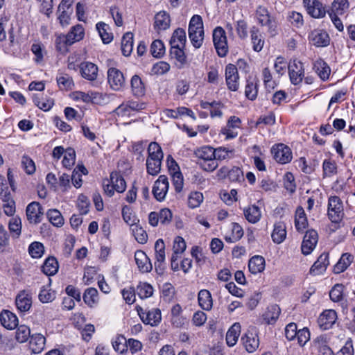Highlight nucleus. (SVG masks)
Wrapping results in <instances>:
<instances>
[{
    "mask_svg": "<svg viewBox=\"0 0 355 355\" xmlns=\"http://www.w3.org/2000/svg\"><path fill=\"white\" fill-rule=\"evenodd\" d=\"M272 153L274 154V159L282 164L289 163L293 158L291 148L283 144L273 146Z\"/></svg>",
    "mask_w": 355,
    "mask_h": 355,
    "instance_id": "nucleus-11",
    "label": "nucleus"
},
{
    "mask_svg": "<svg viewBox=\"0 0 355 355\" xmlns=\"http://www.w3.org/2000/svg\"><path fill=\"white\" fill-rule=\"evenodd\" d=\"M250 33L253 50L256 52L261 51L265 42L259 28L253 26L250 28Z\"/></svg>",
    "mask_w": 355,
    "mask_h": 355,
    "instance_id": "nucleus-29",
    "label": "nucleus"
},
{
    "mask_svg": "<svg viewBox=\"0 0 355 355\" xmlns=\"http://www.w3.org/2000/svg\"><path fill=\"white\" fill-rule=\"evenodd\" d=\"M113 348L121 354L127 351V340L123 336H119L112 341Z\"/></svg>",
    "mask_w": 355,
    "mask_h": 355,
    "instance_id": "nucleus-63",
    "label": "nucleus"
},
{
    "mask_svg": "<svg viewBox=\"0 0 355 355\" xmlns=\"http://www.w3.org/2000/svg\"><path fill=\"white\" fill-rule=\"evenodd\" d=\"M271 238L272 241L277 244L282 243L286 239V227L284 222L279 221L274 224Z\"/></svg>",
    "mask_w": 355,
    "mask_h": 355,
    "instance_id": "nucleus-25",
    "label": "nucleus"
},
{
    "mask_svg": "<svg viewBox=\"0 0 355 355\" xmlns=\"http://www.w3.org/2000/svg\"><path fill=\"white\" fill-rule=\"evenodd\" d=\"M241 342L248 352L252 353L255 352L259 346L257 328L250 327L241 337Z\"/></svg>",
    "mask_w": 355,
    "mask_h": 355,
    "instance_id": "nucleus-7",
    "label": "nucleus"
},
{
    "mask_svg": "<svg viewBox=\"0 0 355 355\" xmlns=\"http://www.w3.org/2000/svg\"><path fill=\"white\" fill-rule=\"evenodd\" d=\"M327 216L334 223H340L345 216L342 200L337 196H330L328 199Z\"/></svg>",
    "mask_w": 355,
    "mask_h": 355,
    "instance_id": "nucleus-3",
    "label": "nucleus"
},
{
    "mask_svg": "<svg viewBox=\"0 0 355 355\" xmlns=\"http://www.w3.org/2000/svg\"><path fill=\"white\" fill-rule=\"evenodd\" d=\"M162 160L146 161L147 173L151 175H157L161 171V164Z\"/></svg>",
    "mask_w": 355,
    "mask_h": 355,
    "instance_id": "nucleus-64",
    "label": "nucleus"
},
{
    "mask_svg": "<svg viewBox=\"0 0 355 355\" xmlns=\"http://www.w3.org/2000/svg\"><path fill=\"white\" fill-rule=\"evenodd\" d=\"M107 81L110 87L114 91H119L125 85L123 73L115 67H110L107 72Z\"/></svg>",
    "mask_w": 355,
    "mask_h": 355,
    "instance_id": "nucleus-9",
    "label": "nucleus"
},
{
    "mask_svg": "<svg viewBox=\"0 0 355 355\" xmlns=\"http://www.w3.org/2000/svg\"><path fill=\"white\" fill-rule=\"evenodd\" d=\"M169 183L166 176L162 175L155 182L152 193L155 198L159 202L165 199L166 195L168 192Z\"/></svg>",
    "mask_w": 355,
    "mask_h": 355,
    "instance_id": "nucleus-10",
    "label": "nucleus"
},
{
    "mask_svg": "<svg viewBox=\"0 0 355 355\" xmlns=\"http://www.w3.org/2000/svg\"><path fill=\"white\" fill-rule=\"evenodd\" d=\"M187 42L186 31L182 28H178L173 33L170 40L171 45L180 44V46L185 47Z\"/></svg>",
    "mask_w": 355,
    "mask_h": 355,
    "instance_id": "nucleus-46",
    "label": "nucleus"
},
{
    "mask_svg": "<svg viewBox=\"0 0 355 355\" xmlns=\"http://www.w3.org/2000/svg\"><path fill=\"white\" fill-rule=\"evenodd\" d=\"M47 217L50 223L54 226L61 227L64 224V218L61 213L57 209L49 210Z\"/></svg>",
    "mask_w": 355,
    "mask_h": 355,
    "instance_id": "nucleus-54",
    "label": "nucleus"
},
{
    "mask_svg": "<svg viewBox=\"0 0 355 355\" xmlns=\"http://www.w3.org/2000/svg\"><path fill=\"white\" fill-rule=\"evenodd\" d=\"M284 187L291 193H293L296 190V184L295 178L292 173L287 172L284 176Z\"/></svg>",
    "mask_w": 355,
    "mask_h": 355,
    "instance_id": "nucleus-62",
    "label": "nucleus"
},
{
    "mask_svg": "<svg viewBox=\"0 0 355 355\" xmlns=\"http://www.w3.org/2000/svg\"><path fill=\"white\" fill-rule=\"evenodd\" d=\"M15 339L19 343H26L31 338V330L26 325L17 327Z\"/></svg>",
    "mask_w": 355,
    "mask_h": 355,
    "instance_id": "nucleus-51",
    "label": "nucleus"
},
{
    "mask_svg": "<svg viewBox=\"0 0 355 355\" xmlns=\"http://www.w3.org/2000/svg\"><path fill=\"white\" fill-rule=\"evenodd\" d=\"M313 69L322 81H326L329 79L331 73V69L323 59L319 58L314 61L313 64Z\"/></svg>",
    "mask_w": 355,
    "mask_h": 355,
    "instance_id": "nucleus-21",
    "label": "nucleus"
},
{
    "mask_svg": "<svg viewBox=\"0 0 355 355\" xmlns=\"http://www.w3.org/2000/svg\"><path fill=\"white\" fill-rule=\"evenodd\" d=\"M337 320V313L334 310L324 311L318 318V324L321 329L327 330L332 327Z\"/></svg>",
    "mask_w": 355,
    "mask_h": 355,
    "instance_id": "nucleus-17",
    "label": "nucleus"
},
{
    "mask_svg": "<svg viewBox=\"0 0 355 355\" xmlns=\"http://www.w3.org/2000/svg\"><path fill=\"white\" fill-rule=\"evenodd\" d=\"M28 252L33 258H40L44 252V247L40 242H33L28 247Z\"/></svg>",
    "mask_w": 355,
    "mask_h": 355,
    "instance_id": "nucleus-56",
    "label": "nucleus"
},
{
    "mask_svg": "<svg viewBox=\"0 0 355 355\" xmlns=\"http://www.w3.org/2000/svg\"><path fill=\"white\" fill-rule=\"evenodd\" d=\"M262 76L265 88L269 92H271V90L274 89L275 87H277V84L273 80L272 73L268 67H265L264 69H263Z\"/></svg>",
    "mask_w": 355,
    "mask_h": 355,
    "instance_id": "nucleus-50",
    "label": "nucleus"
},
{
    "mask_svg": "<svg viewBox=\"0 0 355 355\" xmlns=\"http://www.w3.org/2000/svg\"><path fill=\"white\" fill-rule=\"evenodd\" d=\"M71 46L70 40L66 35L61 34L55 39V48L61 53H65L68 51L67 47Z\"/></svg>",
    "mask_w": 355,
    "mask_h": 355,
    "instance_id": "nucleus-53",
    "label": "nucleus"
},
{
    "mask_svg": "<svg viewBox=\"0 0 355 355\" xmlns=\"http://www.w3.org/2000/svg\"><path fill=\"white\" fill-rule=\"evenodd\" d=\"M56 80L60 89L71 90L74 86L72 78L68 74H61L56 78Z\"/></svg>",
    "mask_w": 355,
    "mask_h": 355,
    "instance_id": "nucleus-52",
    "label": "nucleus"
},
{
    "mask_svg": "<svg viewBox=\"0 0 355 355\" xmlns=\"http://www.w3.org/2000/svg\"><path fill=\"white\" fill-rule=\"evenodd\" d=\"M349 2L347 0H335L332 3L331 10L330 12L342 15L349 8Z\"/></svg>",
    "mask_w": 355,
    "mask_h": 355,
    "instance_id": "nucleus-58",
    "label": "nucleus"
},
{
    "mask_svg": "<svg viewBox=\"0 0 355 355\" xmlns=\"http://www.w3.org/2000/svg\"><path fill=\"white\" fill-rule=\"evenodd\" d=\"M26 213L29 223L37 224L41 222L43 216V211L39 202H31L26 207Z\"/></svg>",
    "mask_w": 355,
    "mask_h": 355,
    "instance_id": "nucleus-15",
    "label": "nucleus"
},
{
    "mask_svg": "<svg viewBox=\"0 0 355 355\" xmlns=\"http://www.w3.org/2000/svg\"><path fill=\"white\" fill-rule=\"evenodd\" d=\"M150 53L155 58H161L165 53L164 43L159 40L153 41L150 46Z\"/></svg>",
    "mask_w": 355,
    "mask_h": 355,
    "instance_id": "nucleus-57",
    "label": "nucleus"
},
{
    "mask_svg": "<svg viewBox=\"0 0 355 355\" xmlns=\"http://www.w3.org/2000/svg\"><path fill=\"white\" fill-rule=\"evenodd\" d=\"M59 265L57 259L53 257H48L43 266L42 271L48 276L54 275L58 270Z\"/></svg>",
    "mask_w": 355,
    "mask_h": 355,
    "instance_id": "nucleus-44",
    "label": "nucleus"
},
{
    "mask_svg": "<svg viewBox=\"0 0 355 355\" xmlns=\"http://www.w3.org/2000/svg\"><path fill=\"white\" fill-rule=\"evenodd\" d=\"M15 304L21 313L28 312L32 306L31 295L26 291H21L16 297Z\"/></svg>",
    "mask_w": 355,
    "mask_h": 355,
    "instance_id": "nucleus-18",
    "label": "nucleus"
},
{
    "mask_svg": "<svg viewBox=\"0 0 355 355\" xmlns=\"http://www.w3.org/2000/svg\"><path fill=\"white\" fill-rule=\"evenodd\" d=\"M96 30L104 44H109L113 40V34L110 32V28L107 24L100 21L96 25Z\"/></svg>",
    "mask_w": 355,
    "mask_h": 355,
    "instance_id": "nucleus-37",
    "label": "nucleus"
},
{
    "mask_svg": "<svg viewBox=\"0 0 355 355\" xmlns=\"http://www.w3.org/2000/svg\"><path fill=\"white\" fill-rule=\"evenodd\" d=\"M245 218L250 223L255 224L258 223L261 218V211L260 208L256 205H249L243 209Z\"/></svg>",
    "mask_w": 355,
    "mask_h": 355,
    "instance_id": "nucleus-28",
    "label": "nucleus"
},
{
    "mask_svg": "<svg viewBox=\"0 0 355 355\" xmlns=\"http://www.w3.org/2000/svg\"><path fill=\"white\" fill-rule=\"evenodd\" d=\"M203 195L201 192H191L188 198V205L191 209L198 207L203 201Z\"/></svg>",
    "mask_w": 355,
    "mask_h": 355,
    "instance_id": "nucleus-60",
    "label": "nucleus"
},
{
    "mask_svg": "<svg viewBox=\"0 0 355 355\" xmlns=\"http://www.w3.org/2000/svg\"><path fill=\"white\" fill-rule=\"evenodd\" d=\"M33 101L36 106L44 111H49L54 105L53 99L44 94H35Z\"/></svg>",
    "mask_w": 355,
    "mask_h": 355,
    "instance_id": "nucleus-33",
    "label": "nucleus"
},
{
    "mask_svg": "<svg viewBox=\"0 0 355 355\" xmlns=\"http://www.w3.org/2000/svg\"><path fill=\"white\" fill-rule=\"evenodd\" d=\"M198 300L200 306L205 310L209 311L213 306L211 295L208 290L202 289L198 293Z\"/></svg>",
    "mask_w": 355,
    "mask_h": 355,
    "instance_id": "nucleus-35",
    "label": "nucleus"
},
{
    "mask_svg": "<svg viewBox=\"0 0 355 355\" xmlns=\"http://www.w3.org/2000/svg\"><path fill=\"white\" fill-rule=\"evenodd\" d=\"M306 10L313 18H322L325 16L326 10L318 0H303Z\"/></svg>",
    "mask_w": 355,
    "mask_h": 355,
    "instance_id": "nucleus-14",
    "label": "nucleus"
},
{
    "mask_svg": "<svg viewBox=\"0 0 355 355\" xmlns=\"http://www.w3.org/2000/svg\"><path fill=\"white\" fill-rule=\"evenodd\" d=\"M1 324L7 329H14L18 326V318L8 310H3L0 314Z\"/></svg>",
    "mask_w": 355,
    "mask_h": 355,
    "instance_id": "nucleus-24",
    "label": "nucleus"
},
{
    "mask_svg": "<svg viewBox=\"0 0 355 355\" xmlns=\"http://www.w3.org/2000/svg\"><path fill=\"white\" fill-rule=\"evenodd\" d=\"M212 37L218 55L221 58L226 56L228 53V45L225 30L220 26H217L213 31Z\"/></svg>",
    "mask_w": 355,
    "mask_h": 355,
    "instance_id": "nucleus-5",
    "label": "nucleus"
},
{
    "mask_svg": "<svg viewBox=\"0 0 355 355\" xmlns=\"http://www.w3.org/2000/svg\"><path fill=\"white\" fill-rule=\"evenodd\" d=\"M265 259L263 257L255 255L248 262L249 271L254 275L262 272L265 268Z\"/></svg>",
    "mask_w": 355,
    "mask_h": 355,
    "instance_id": "nucleus-34",
    "label": "nucleus"
},
{
    "mask_svg": "<svg viewBox=\"0 0 355 355\" xmlns=\"http://www.w3.org/2000/svg\"><path fill=\"white\" fill-rule=\"evenodd\" d=\"M189 38L195 49L201 47L204 40V28L202 18L194 15L190 19L188 28Z\"/></svg>",
    "mask_w": 355,
    "mask_h": 355,
    "instance_id": "nucleus-1",
    "label": "nucleus"
},
{
    "mask_svg": "<svg viewBox=\"0 0 355 355\" xmlns=\"http://www.w3.org/2000/svg\"><path fill=\"white\" fill-rule=\"evenodd\" d=\"M80 72L83 78L90 81L96 79L98 76V67L90 62H83L80 66Z\"/></svg>",
    "mask_w": 355,
    "mask_h": 355,
    "instance_id": "nucleus-19",
    "label": "nucleus"
},
{
    "mask_svg": "<svg viewBox=\"0 0 355 355\" xmlns=\"http://www.w3.org/2000/svg\"><path fill=\"white\" fill-rule=\"evenodd\" d=\"M239 80L237 67L232 64H227L225 67V80L227 88L233 92L237 91L239 87Z\"/></svg>",
    "mask_w": 355,
    "mask_h": 355,
    "instance_id": "nucleus-12",
    "label": "nucleus"
},
{
    "mask_svg": "<svg viewBox=\"0 0 355 355\" xmlns=\"http://www.w3.org/2000/svg\"><path fill=\"white\" fill-rule=\"evenodd\" d=\"M88 173L87 169L83 164H78L72 172L71 180L73 185L76 188H80L82 186V175H87Z\"/></svg>",
    "mask_w": 355,
    "mask_h": 355,
    "instance_id": "nucleus-36",
    "label": "nucleus"
},
{
    "mask_svg": "<svg viewBox=\"0 0 355 355\" xmlns=\"http://www.w3.org/2000/svg\"><path fill=\"white\" fill-rule=\"evenodd\" d=\"M323 178L331 177L338 172L337 164L334 160L326 159L322 163Z\"/></svg>",
    "mask_w": 355,
    "mask_h": 355,
    "instance_id": "nucleus-48",
    "label": "nucleus"
},
{
    "mask_svg": "<svg viewBox=\"0 0 355 355\" xmlns=\"http://www.w3.org/2000/svg\"><path fill=\"white\" fill-rule=\"evenodd\" d=\"M135 291L141 299H145L153 295V288L148 283L139 282L137 286Z\"/></svg>",
    "mask_w": 355,
    "mask_h": 355,
    "instance_id": "nucleus-47",
    "label": "nucleus"
},
{
    "mask_svg": "<svg viewBox=\"0 0 355 355\" xmlns=\"http://www.w3.org/2000/svg\"><path fill=\"white\" fill-rule=\"evenodd\" d=\"M345 286L342 284H335L329 291V297L334 302H338L343 300Z\"/></svg>",
    "mask_w": 355,
    "mask_h": 355,
    "instance_id": "nucleus-49",
    "label": "nucleus"
},
{
    "mask_svg": "<svg viewBox=\"0 0 355 355\" xmlns=\"http://www.w3.org/2000/svg\"><path fill=\"white\" fill-rule=\"evenodd\" d=\"M184 48L180 44L171 45V54L175 58L176 66L178 69H182L187 64V55L184 51Z\"/></svg>",
    "mask_w": 355,
    "mask_h": 355,
    "instance_id": "nucleus-27",
    "label": "nucleus"
},
{
    "mask_svg": "<svg viewBox=\"0 0 355 355\" xmlns=\"http://www.w3.org/2000/svg\"><path fill=\"white\" fill-rule=\"evenodd\" d=\"M257 20L261 26H266L268 32L275 35L277 34V21L275 18L272 16L268 8L263 6H257L255 11Z\"/></svg>",
    "mask_w": 355,
    "mask_h": 355,
    "instance_id": "nucleus-4",
    "label": "nucleus"
},
{
    "mask_svg": "<svg viewBox=\"0 0 355 355\" xmlns=\"http://www.w3.org/2000/svg\"><path fill=\"white\" fill-rule=\"evenodd\" d=\"M170 21V17L166 12H159L155 17L154 27L157 31L166 30Z\"/></svg>",
    "mask_w": 355,
    "mask_h": 355,
    "instance_id": "nucleus-38",
    "label": "nucleus"
},
{
    "mask_svg": "<svg viewBox=\"0 0 355 355\" xmlns=\"http://www.w3.org/2000/svg\"><path fill=\"white\" fill-rule=\"evenodd\" d=\"M295 225L298 232H303L308 225V221L304 209L298 207L295 211Z\"/></svg>",
    "mask_w": 355,
    "mask_h": 355,
    "instance_id": "nucleus-39",
    "label": "nucleus"
},
{
    "mask_svg": "<svg viewBox=\"0 0 355 355\" xmlns=\"http://www.w3.org/2000/svg\"><path fill=\"white\" fill-rule=\"evenodd\" d=\"M46 338L41 334H33L30 338V348L33 353H40L45 347Z\"/></svg>",
    "mask_w": 355,
    "mask_h": 355,
    "instance_id": "nucleus-30",
    "label": "nucleus"
},
{
    "mask_svg": "<svg viewBox=\"0 0 355 355\" xmlns=\"http://www.w3.org/2000/svg\"><path fill=\"white\" fill-rule=\"evenodd\" d=\"M259 80L256 77L248 76L246 78L245 96L250 101H254L258 95Z\"/></svg>",
    "mask_w": 355,
    "mask_h": 355,
    "instance_id": "nucleus-20",
    "label": "nucleus"
},
{
    "mask_svg": "<svg viewBox=\"0 0 355 355\" xmlns=\"http://www.w3.org/2000/svg\"><path fill=\"white\" fill-rule=\"evenodd\" d=\"M318 241V234L315 230L306 231L301 245L302 254L304 255L309 254L315 248Z\"/></svg>",
    "mask_w": 355,
    "mask_h": 355,
    "instance_id": "nucleus-13",
    "label": "nucleus"
},
{
    "mask_svg": "<svg viewBox=\"0 0 355 355\" xmlns=\"http://www.w3.org/2000/svg\"><path fill=\"white\" fill-rule=\"evenodd\" d=\"M196 155L198 158V164L206 171H214L218 166L217 161L214 159V148L205 146L198 149Z\"/></svg>",
    "mask_w": 355,
    "mask_h": 355,
    "instance_id": "nucleus-2",
    "label": "nucleus"
},
{
    "mask_svg": "<svg viewBox=\"0 0 355 355\" xmlns=\"http://www.w3.org/2000/svg\"><path fill=\"white\" fill-rule=\"evenodd\" d=\"M66 36L69 38L72 45L83 39L85 36L84 28L81 24L73 26Z\"/></svg>",
    "mask_w": 355,
    "mask_h": 355,
    "instance_id": "nucleus-40",
    "label": "nucleus"
},
{
    "mask_svg": "<svg viewBox=\"0 0 355 355\" xmlns=\"http://www.w3.org/2000/svg\"><path fill=\"white\" fill-rule=\"evenodd\" d=\"M281 313V309L277 304H272L267 307L266 311L262 315V318L266 324H274L278 320Z\"/></svg>",
    "mask_w": 355,
    "mask_h": 355,
    "instance_id": "nucleus-26",
    "label": "nucleus"
},
{
    "mask_svg": "<svg viewBox=\"0 0 355 355\" xmlns=\"http://www.w3.org/2000/svg\"><path fill=\"white\" fill-rule=\"evenodd\" d=\"M135 259L139 270L141 272H148L152 270L153 266L150 260L144 252L137 250L135 254Z\"/></svg>",
    "mask_w": 355,
    "mask_h": 355,
    "instance_id": "nucleus-22",
    "label": "nucleus"
},
{
    "mask_svg": "<svg viewBox=\"0 0 355 355\" xmlns=\"http://www.w3.org/2000/svg\"><path fill=\"white\" fill-rule=\"evenodd\" d=\"M133 49V34L130 32L125 33L121 40V51L124 56H129Z\"/></svg>",
    "mask_w": 355,
    "mask_h": 355,
    "instance_id": "nucleus-45",
    "label": "nucleus"
},
{
    "mask_svg": "<svg viewBox=\"0 0 355 355\" xmlns=\"http://www.w3.org/2000/svg\"><path fill=\"white\" fill-rule=\"evenodd\" d=\"M76 153L74 149L68 148L65 150L64 157L62 159V165L66 168H71L75 164Z\"/></svg>",
    "mask_w": 355,
    "mask_h": 355,
    "instance_id": "nucleus-55",
    "label": "nucleus"
},
{
    "mask_svg": "<svg viewBox=\"0 0 355 355\" xmlns=\"http://www.w3.org/2000/svg\"><path fill=\"white\" fill-rule=\"evenodd\" d=\"M137 311L144 324L154 327L157 326L162 320L161 311L159 309H152L146 311L141 306H137Z\"/></svg>",
    "mask_w": 355,
    "mask_h": 355,
    "instance_id": "nucleus-8",
    "label": "nucleus"
},
{
    "mask_svg": "<svg viewBox=\"0 0 355 355\" xmlns=\"http://www.w3.org/2000/svg\"><path fill=\"white\" fill-rule=\"evenodd\" d=\"M241 326L239 323L234 324L227 331L226 343L230 347H233L237 342L240 335Z\"/></svg>",
    "mask_w": 355,
    "mask_h": 355,
    "instance_id": "nucleus-43",
    "label": "nucleus"
},
{
    "mask_svg": "<svg viewBox=\"0 0 355 355\" xmlns=\"http://www.w3.org/2000/svg\"><path fill=\"white\" fill-rule=\"evenodd\" d=\"M148 156L147 157L146 161L151 160H162L164 154L162 150L161 146L157 142H151L148 145Z\"/></svg>",
    "mask_w": 355,
    "mask_h": 355,
    "instance_id": "nucleus-42",
    "label": "nucleus"
},
{
    "mask_svg": "<svg viewBox=\"0 0 355 355\" xmlns=\"http://www.w3.org/2000/svg\"><path fill=\"white\" fill-rule=\"evenodd\" d=\"M8 228L10 233L15 234L13 236L19 237L21 230V222L19 217L12 218L8 224Z\"/></svg>",
    "mask_w": 355,
    "mask_h": 355,
    "instance_id": "nucleus-61",
    "label": "nucleus"
},
{
    "mask_svg": "<svg viewBox=\"0 0 355 355\" xmlns=\"http://www.w3.org/2000/svg\"><path fill=\"white\" fill-rule=\"evenodd\" d=\"M310 43L317 47H324L329 44V35L322 30H313L308 36Z\"/></svg>",
    "mask_w": 355,
    "mask_h": 355,
    "instance_id": "nucleus-16",
    "label": "nucleus"
},
{
    "mask_svg": "<svg viewBox=\"0 0 355 355\" xmlns=\"http://www.w3.org/2000/svg\"><path fill=\"white\" fill-rule=\"evenodd\" d=\"M83 299L84 302L90 308L95 307L99 301L98 292L96 288L90 287L85 289Z\"/></svg>",
    "mask_w": 355,
    "mask_h": 355,
    "instance_id": "nucleus-32",
    "label": "nucleus"
},
{
    "mask_svg": "<svg viewBox=\"0 0 355 355\" xmlns=\"http://www.w3.org/2000/svg\"><path fill=\"white\" fill-rule=\"evenodd\" d=\"M288 75L291 83L294 85L301 83L304 78V64L295 58L291 60L288 65Z\"/></svg>",
    "mask_w": 355,
    "mask_h": 355,
    "instance_id": "nucleus-6",
    "label": "nucleus"
},
{
    "mask_svg": "<svg viewBox=\"0 0 355 355\" xmlns=\"http://www.w3.org/2000/svg\"><path fill=\"white\" fill-rule=\"evenodd\" d=\"M110 181L116 192L123 193L125 191L126 182L119 173L112 172L110 173Z\"/></svg>",
    "mask_w": 355,
    "mask_h": 355,
    "instance_id": "nucleus-41",
    "label": "nucleus"
},
{
    "mask_svg": "<svg viewBox=\"0 0 355 355\" xmlns=\"http://www.w3.org/2000/svg\"><path fill=\"white\" fill-rule=\"evenodd\" d=\"M354 261V256L350 253H343L334 266V272L340 274L344 272Z\"/></svg>",
    "mask_w": 355,
    "mask_h": 355,
    "instance_id": "nucleus-31",
    "label": "nucleus"
},
{
    "mask_svg": "<svg viewBox=\"0 0 355 355\" xmlns=\"http://www.w3.org/2000/svg\"><path fill=\"white\" fill-rule=\"evenodd\" d=\"M287 19L293 26L301 28L304 25L303 16L300 12L296 11L289 12Z\"/></svg>",
    "mask_w": 355,
    "mask_h": 355,
    "instance_id": "nucleus-59",
    "label": "nucleus"
},
{
    "mask_svg": "<svg viewBox=\"0 0 355 355\" xmlns=\"http://www.w3.org/2000/svg\"><path fill=\"white\" fill-rule=\"evenodd\" d=\"M131 92L136 98H141L146 94L145 84L139 75H134L130 79Z\"/></svg>",
    "mask_w": 355,
    "mask_h": 355,
    "instance_id": "nucleus-23",
    "label": "nucleus"
}]
</instances>
